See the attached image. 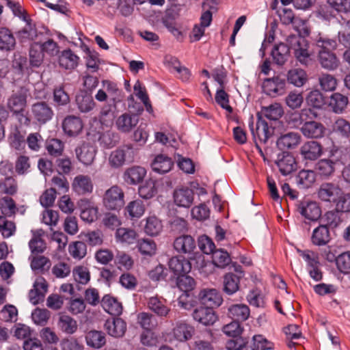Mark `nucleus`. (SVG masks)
I'll use <instances>...</instances> for the list:
<instances>
[{"mask_svg":"<svg viewBox=\"0 0 350 350\" xmlns=\"http://www.w3.org/2000/svg\"><path fill=\"white\" fill-rule=\"evenodd\" d=\"M137 149L132 144H126L113 150L109 157V164L113 168L122 167L125 163H131L135 161Z\"/></svg>","mask_w":350,"mask_h":350,"instance_id":"1","label":"nucleus"},{"mask_svg":"<svg viewBox=\"0 0 350 350\" xmlns=\"http://www.w3.org/2000/svg\"><path fill=\"white\" fill-rule=\"evenodd\" d=\"M286 41L296 59L303 65H308L311 62L308 42L305 38L295 35L289 36Z\"/></svg>","mask_w":350,"mask_h":350,"instance_id":"2","label":"nucleus"},{"mask_svg":"<svg viewBox=\"0 0 350 350\" xmlns=\"http://www.w3.org/2000/svg\"><path fill=\"white\" fill-rule=\"evenodd\" d=\"M124 194L122 189L117 185L108 189L103 199L105 207L109 210H118L124 204Z\"/></svg>","mask_w":350,"mask_h":350,"instance_id":"3","label":"nucleus"},{"mask_svg":"<svg viewBox=\"0 0 350 350\" xmlns=\"http://www.w3.org/2000/svg\"><path fill=\"white\" fill-rule=\"evenodd\" d=\"M27 90L21 88L18 91L13 92L7 103L8 108L13 113L25 112L27 106Z\"/></svg>","mask_w":350,"mask_h":350,"instance_id":"4","label":"nucleus"},{"mask_svg":"<svg viewBox=\"0 0 350 350\" xmlns=\"http://www.w3.org/2000/svg\"><path fill=\"white\" fill-rule=\"evenodd\" d=\"M33 118L40 124H44L51 120L54 115L50 105L44 101L37 102L31 105Z\"/></svg>","mask_w":350,"mask_h":350,"instance_id":"5","label":"nucleus"},{"mask_svg":"<svg viewBox=\"0 0 350 350\" xmlns=\"http://www.w3.org/2000/svg\"><path fill=\"white\" fill-rule=\"evenodd\" d=\"M193 319L205 326L213 325L218 319L213 308L200 306L196 308L192 314Z\"/></svg>","mask_w":350,"mask_h":350,"instance_id":"6","label":"nucleus"},{"mask_svg":"<svg viewBox=\"0 0 350 350\" xmlns=\"http://www.w3.org/2000/svg\"><path fill=\"white\" fill-rule=\"evenodd\" d=\"M325 126L319 122L314 120L305 121L300 127V131L304 136L310 139H319L324 136L325 133Z\"/></svg>","mask_w":350,"mask_h":350,"instance_id":"7","label":"nucleus"},{"mask_svg":"<svg viewBox=\"0 0 350 350\" xmlns=\"http://www.w3.org/2000/svg\"><path fill=\"white\" fill-rule=\"evenodd\" d=\"M198 299L206 307H219L223 302L220 293L215 288H205L199 293Z\"/></svg>","mask_w":350,"mask_h":350,"instance_id":"8","label":"nucleus"},{"mask_svg":"<svg viewBox=\"0 0 350 350\" xmlns=\"http://www.w3.org/2000/svg\"><path fill=\"white\" fill-rule=\"evenodd\" d=\"M173 199L174 204L183 208L190 207L194 199L193 191L189 187L176 188L173 193Z\"/></svg>","mask_w":350,"mask_h":350,"instance_id":"9","label":"nucleus"},{"mask_svg":"<svg viewBox=\"0 0 350 350\" xmlns=\"http://www.w3.org/2000/svg\"><path fill=\"white\" fill-rule=\"evenodd\" d=\"M284 88L285 81L279 77L266 79L262 84L263 92L271 97L282 95Z\"/></svg>","mask_w":350,"mask_h":350,"instance_id":"10","label":"nucleus"},{"mask_svg":"<svg viewBox=\"0 0 350 350\" xmlns=\"http://www.w3.org/2000/svg\"><path fill=\"white\" fill-rule=\"evenodd\" d=\"M297 209L299 213L306 219L314 221L321 216V208L317 204L312 201H301L297 204Z\"/></svg>","mask_w":350,"mask_h":350,"instance_id":"11","label":"nucleus"},{"mask_svg":"<svg viewBox=\"0 0 350 350\" xmlns=\"http://www.w3.org/2000/svg\"><path fill=\"white\" fill-rule=\"evenodd\" d=\"M250 128L254 139L256 141L258 139L260 142L266 143L272 135L271 129L269 127L268 124L260 117L258 118L256 129H254L253 122L250 124Z\"/></svg>","mask_w":350,"mask_h":350,"instance_id":"12","label":"nucleus"},{"mask_svg":"<svg viewBox=\"0 0 350 350\" xmlns=\"http://www.w3.org/2000/svg\"><path fill=\"white\" fill-rule=\"evenodd\" d=\"M323 153L322 146L318 142L308 141L304 143L300 148L301 157L306 160L314 161Z\"/></svg>","mask_w":350,"mask_h":350,"instance_id":"13","label":"nucleus"},{"mask_svg":"<svg viewBox=\"0 0 350 350\" xmlns=\"http://www.w3.org/2000/svg\"><path fill=\"white\" fill-rule=\"evenodd\" d=\"M170 269L178 277L188 273L191 269L189 260L183 256H174L168 262Z\"/></svg>","mask_w":350,"mask_h":350,"instance_id":"14","label":"nucleus"},{"mask_svg":"<svg viewBox=\"0 0 350 350\" xmlns=\"http://www.w3.org/2000/svg\"><path fill=\"white\" fill-rule=\"evenodd\" d=\"M195 333V328L191 325L185 322L178 321L173 329L174 338L180 342L190 340Z\"/></svg>","mask_w":350,"mask_h":350,"instance_id":"15","label":"nucleus"},{"mask_svg":"<svg viewBox=\"0 0 350 350\" xmlns=\"http://www.w3.org/2000/svg\"><path fill=\"white\" fill-rule=\"evenodd\" d=\"M318 59L321 66L327 70H334L340 66L339 59L332 51L319 50Z\"/></svg>","mask_w":350,"mask_h":350,"instance_id":"16","label":"nucleus"},{"mask_svg":"<svg viewBox=\"0 0 350 350\" xmlns=\"http://www.w3.org/2000/svg\"><path fill=\"white\" fill-rule=\"evenodd\" d=\"M105 328L110 336L120 338L126 331V323L120 318L108 319L105 323Z\"/></svg>","mask_w":350,"mask_h":350,"instance_id":"17","label":"nucleus"},{"mask_svg":"<svg viewBox=\"0 0 350 350\" xmlns=\"http://www.w3.org/2000/svg\"><path fill=\"white\" fill-rule=\"evenodd\" d=\"M64 133L70 136H77L83 129V123L80 118L75 116H68L62 122Z\"/></svg>","mask_w":350,"mask_h":350,"instance_id":"18","label":"nucleus"},{"mask_svg":"<svg viewBox=\"0 0 350 350\" xmlns=\"http://www.w3.org/2000/svg\"><path fill=\"white\" fill-rule=\"evenodd\" d=\"M174 247L180 254H190L196 248V242L190 235H182L174 240Z\"/></svg>","mask_w":350,"mask_h":350,"instance_id":"19","label":"nucleus"},{"mask_svg":"<svg viewBox=\"0 0 350 350\" xmlns=\"http://www.w3.org/2000/svg\"><path fill=\"white\" fill-rule=\"evenodd\" d=\"M341 189L333 183H323L318 191V196L321 200L325 202L336 201L341 193Z\"/></svg>","mask_w":350,"mask_h":350,"instance_id":"20","label":"nucleus"},{"mask_svg":"<svg viewBox=\"0 0 350 350\" xmlns=\"http://www.w3.org/2000/svg\"><path fill=\"white\" fill-rule=\"evenodd\" d=\"M146 175V170L140 166L129 167L123 174L124 180L129 185L140 183Z\"/></svg>","mask_w":350,"mask_h":350,"instance_id":"21","label":"nucleus"},{"mask_svg":"<svg viewBox=\"0 0 350 350\" xmlns=\"http://www.w3.org/2000/svg\"><path fill=\"white\" fill-rule=\"evenodd\" d=\"M57 328L66 334H73L78 329L77 321L70 316L60 313L57 321Z\"/></svg>","mask_w":350,"mask_h":350,"instance_id":"22","label":"nucleus"},{"mask_svg":"<svg viewBox=\"0 0 350 350\" xmlns=\"http://www.w3.org/2000/svg\"><path fill=\"white\" fill-rule=\"evenodd\" d=\"M138 121L137 116L124 113L117 118L116 124L119 131L129 133L137 124Z\"/></svg>","mask_w":350,"mask_h":350,"instance_id":"23","label":"nucleus"},{"mask_svg":"<svg viewBox=\"0 0 350 350\" xmlns=\"http://www.w3.org/2000/svg\"><path fill=\"white\" fill-rule=\"evenodd\" d=\"M100 304L104 310L112 316H119L122 314V304L110 295H105L102 298Z\"/></svg>","mask_w":350,"mask_h":350,"instance_id":"24","label":"nucleus"},{"mask_svg":"<svg viewBox=\"0 0 350 350\" xmlns=\"http://www.w3.org/2000/svg\"><path fill=\"white\" fill-rule=\"evenodd\" d=\"M77 159L84 165H88L93 163L96 149L94 146L88 144H84L76 149Z\"/></svg>","mask_w":350,"mask_h":350,"instance_id":"25","label":"nucleus"},{"mask_svg":"<svg viewBox=\"0 0 350 350\" xmlns=\"http://www.w3.org/2000/svg\"><path fill=\"white\" fill-rule=\"evenodd\" d=\"M174 165L172 159L164 154L157 155L151 163L152 169L159 174L170 172Z\"/></svg>","mask_w":350,"mask_h":350,"instance_id":"26","label":"nucleus"},{"mask_svg":"<svg viewBox=\"0 0 350 350\" xmlns=\"http://www.w3.org/2000/svg\"><path fill=\"white\" fill-rule=\"evenodd\" d=\"M329 157L336 166L344 165L350 161V151L347 148L333 146Z\"/></svg>","mask_w":350,"mask_h":350,"instance_id":"27","label":"nucleus"},{"mask_svg":"<svg viewBox=\"0 0 350 350\" xmlns=\"http://www.w3.org/2000/svg\"><path fill=\"white\" fill-rule=\"evenodd\" d=\"M72 189L80 195L91 193L93 189V184L90 177L82 174L77 176L72 183Z\"/></svg>","mask_w":350,"mask_h":350,"instance_id":"28","label":"nucleus"},{"mask_svg":"<svg viewBox=\"0 0 350 350\" xmlns=\"http://www.w3.org/2000/svg\"><path fill=\"white\" fill-rule=\"evenodd\" d=\"M331 240V235L329 228L322 224L314 229L311 241L312 244L317 246H323L327 245Z\"/></svg>","mask_w":350,"mask_h":350,"instance_id":"29","label":"nucleus"},{"mask_svg":"<svg viewBox=\"0 0 350 350\" xmlns=\"http://www.w3.org/2000/svg\"><path fill=\"white\" fill-rule=\"evenodd\" d=\"M301 137L298 133L290 132L282 135L277 141L278 146L282 149H293L301 142Z\"/></svg>","mask_w":350,"mask_h":350,"instance_id":"30","label":"nucleus"},{"mask_svg":"<svg viewBox=\"0 0 350 350\" xmlns=\"http://www.w3.org/2000/svg\"><path fill=\"white\" fill-rule=\"evenodd\" d=\"M33 237L29 242V247L31 252V255L43 253L46 245L42 236L44 234L42 230L32 231Z\"/></svg>","mask_w":350,"mask_h":350,"instance_id":"31","label":"nucleus"},{"mask_svg":"<svg viewBox=\"0 0 350 350\" xmlns=\"http://www.w3.org/2000/svg\"><path fill=\"white\" fill-rule=\"evenodd\" d=\"M276 165L280 172L284 176L290 174L297 167L295 159L290 154H284L281 159L276 161Z\"/></svg>","mask_w":350,"mask_h":350,"instance_id":"32","label":"nucleus"},{"mask_svg":"<svg viewBox=\"0 0 350 350\" xmlns=\"http://www.w3.org/2000/svg\"><path fill=\"white\" fill-rule=\"evenodd\" d=\"M284 110L280 104L275 103L267 107H262L260 112L258 113V118L264 116L270 120H278L283 115Z\"/></svg>","mask_w":350,"mask_h":350,"instance_id":"33","label":"nucleus"},{"mask_svg":"<svg viewBox=\"0 0 350 350\" xmlns=\"http://www.w3.org/2000/svg\"><path fill=\"white\" fill-rule=\"evenodd\" d=\"M25 25L16 32V36L21 42L33 40L38 36L36 25L31 20L27 18Z\"/></svg>","mask_w":350,"mask_h":350,"instance_id":"34","label":"nucleus"},{"mask_svg":"<svg viewBox=\"0 0 350 350\" xmlns=\"http://www.w3.org/2000/svg\"><path fill=\"white\" fill-rule=\"evenodd\" d=\"M290 45L280 43L274 46L271 51V56L274 62L278 65H283L288 60L290 55Z\"/></svg>","mask_w":350,"mask_h":350,"instance_id":"35","label":"nucleus"},{"mask_svg":"<svg viewBox=\"0 0 350 350\" xmlns=\"http://www.w3.org/2000/svg\"><path fill=\"white\" fill-rule=\"evenodd\" d=\"M228 316L237 321L247 320L250 314L249 307L245 304H234L228 308Z\"/></svg>","mask_w":350,"mask_h":350,"instance_id":"36","label":"nucleus"},{"mask_svg":"<svg viewBox=\"0 0 350 350\" xmlns=\"http://www.w3.org/2000/svg\"><path fill=\"white\" fill-rule=\"evenodd\" d=\"M79 57L70 49L64 50L59 57V64L66 70L75 69L78 64Z\"/></svg>","mask_w":350,"mask_h":350,"instance_id":"37","label":"nucleus"},{"mask_svg":"<svg viewBox=\"0 0 350 350\" xmlns=\"http://www.w3.org/2000/svg\"><path fill=\"white\" fill-rule=\"evenodd\" d=\"M240 277L233 273H228L224 276V291L229 295L234 294L239 289Z\"/></svg>","mask_w":350,"mask_h":350,"instance_id":"38","label":"nucleus"},{"mask_svg":"<svg viewBox=\"0 0 350 350\" xmlns=\"http://www.w3.org/2000/svg\"><path fill=\"white\" fill-rule=\"evenodd\" d=\"M273 349L274 344L262 335H254L251 344L245 347V350H273Z\"/></svg>","mask_w":350,"mask_h":350,"instance_id":"39","label":"nucleus"},{"mask_svg":"<svg viewBox=\"0 0 350 350\" xmlns=\"http://www.w3.org/2000/svg\"><path fill=\"white\" fill-rule=\"evenodd\" d=\"M311 116L316 118L317 116V113L310 108L303 109L299 113H295L291 115L289 124L293 127L301 126L304 122L307 121V118Z\"/></svg>","mask_w":350,"mask_h":350,"instance_id":"40","label":"nucleus"},{"mask_svg":"<svg viewBox=\"0 0 350 350\" xmlns=\"http://www.w3.org/2000/svg\"><path fill=\"white\" fill-rule=\"evenodd\" d=\"M16 45V39L11 30L6 27L0 28V49L10 51Z\"/></svg>","mask_w":350,"mask_h":350,"instance_id":"41","label":"nucleus"},{"mask_svg":"<svg viewBox=\"0 0 350 350\" xmlns=\"http://www.w3.org/2000/svg\"><path fill=\"white\" fill-rule=\"evenodd\" d=\"M308 77L305 70L300 68L291 69L288 72L287 81L296 87H301L307 81Z\"/></svg>","mask_w":350,"mask_h":350,"instance_id":"42","label":"nucleus"},{"mask_svg":"<svg viewBox=\"0 0 350 350\" xmlns=\"http://www.w3.org/2000/svg\"><path fill=\"white\" fill-rule=\"evenodd\" d=\"M312 39L316 46L320 48V50L332 51L337 46L336 40L329 38L321 33L314 36Z\"/></svg>","mask_w":350,"mask_h":350,"instance_id":"43","label":"nucleus"},{"mask_svg":"<svg viewBox=\"0 0 350 350\" xmlns=\"http://www.w3.org/2000/svg\"><path fill=\"white\" fill-rule=\"evenodd\" d=\"M87 345L92 348L99 349L105 344V334L100 331L92 330L86 334Z\"/></svg>","mask_w":350,"mask_h":350,"instance_id":"44","label":"nucleus"},{"mask_svg":"<svg viewBox=\"0 0 350 350\" xmlns=\"http://www.w3.org/2000/svg\"><path fill=\"white\" fill-rule=\"evenodd\" d=\"M29 259L31 261V268L34 271L43 272L51 267L50 260L44 256L31 255Z\"/></svg>","mask_w":350,"mask_h":350,"instance_id":"45","label":"nucleus"},{"mask_svg":"<svg viewBox=\"0 0 350 350\" xmlns=\"http://www.w3.org/2000/svg\"><path fill=\"white\" fill-rule=\"evenodd\" d=\"M348 98L340 93H334L330 97L329 105L336 113H342L348 104Z\"/></svg>","mask_w":350,"mask_h":350,"instance_id":"46","label":"nucleus"},{"mask_svg":"<svg viewBox=\"0 0 350 350\" xmlns=\"http://www.w3.org/2000/svg\"><path fill=\"white\" fill-rule=\"evenodd\" d=\"M148 306L150 310L159 317H167L170 311V308L165 304L164 301L157 297H150Z\"/></svg>","mask_w":350,"mask_h":350,"instance_id":"47","label":"nucleus"},{"mask_svg":"<svg viewBox=\"0 0 350 350\" xmlns=\"http://www.w3.org/2000/svg\"><path fill=\"white\" fill-rule=\"evenodd\" d=\"M53 101L57 106H65L70 103V96L65 90V84L54 87L53 90Z\"/></svg>","mask_w":350,"mask_h":350,"instance_id":"48","label":"nucleus"},{"mask_svg":"<svg viewBox=\"0 0 350 350\" xmlns=\"http://www.w3.org/2000/svg\"><path fill=\"white\" fill-rule=\"evenodd\" d=\"M163 230L161 221L156 216H150L146 219L144 226L145 232L150 236H157Z\"/></svg>","mask_w":350,"mask_h":350,"instance_id":"49","label":"nucleus"},{"mask_svg":"<svg viewBox=\"0 0 350 350\" xmlns=\"http://www.w3.org/2000/svg\"><path fill=\"white\" fill-rule=\"evenodd\" d=\"M316 180V174L313 170H302L297 176V183L302 188L311 187Z\"/></svg>","mask_w":350,"mask_h":350,"instance_id":"50","label":"nucleus"},{"mask_svg":"<svg viewBox=\"0 0 350 350\" xmlns=\"http://www.w3.org/2000/svg\"><path fill=\"white\" fill-rule=\"evenodd\" d=\"M336 167V165L329 157V159L319 160L315 165V170L321 176H329L334 172Z\"/></svg>","mask_w":350,"mask_h":350,"instance_id":"51","label":"nucleus"},{"mask_svg":"<svg viewBox=\"0 0 350 350\" xmlns=\"http://www.w3.org/2000/svg\"><path fill=\"white\" fill-rule=\"evenodd\" d=\"M213 263L217 267L224 268L228 265L231 261L229 254L222 250H215L212 253Z\"/></svg>","mask_w":350,"mask_h":350,"instance_id":"52","label":"nucleus"},{"mask_svg":"<svg viewBox=\"0 0 350 350\" xmlns=\"http://www.w3.org/2000/svg\"><path fill=\"white\" fill-rule=\"evenodd\" d=\"M137 322L146 331H151L157 326L155 317L147 312H141L137 315Z\"/></svg>","mask_w":350,"mask_h":350,"instance_id":"53","label":"nucleus"},{"mask_svg":"<svg viewBox=\"0 0 350 350\" xmlns=\"http://www.w3.org/2000/svg\"><path fill=\"white\" fill-rule=\"evenodd\" d=\"M15 172L18 175L23 176L31 170V161L28 156L21 154L17 157L14 163Z\"/></svg>","mask_w":350,"mask_h":350,"instance_id":"54","label":"nucleus"},{"mask_svg":"<svg viewBox=\"0 0 350 350\" xmlns=\"http://www.w3.org/2000/svg\"><path fill=\"white\" fill-rule=\"evenodd\" d=\"M76 102L79 109L83 113L90 111L95 106L92 96L87 94L78 95Z\"/></svg>","mask_w":350,"mask_h":350,"instance_id":"55","label":"nucleus"},{"mask_svg":"<svg viewBox=\"0 0 350 350\" xmlns=\"http://www.w3.org/2000/svg\"><path fill=\"white\" fill-rule=\"evenodd\" d=\"M339 212L336 211H328L325 213L321 217V221L323 223V226H325L329 228H335L341 223Z\"/></svg>","mask_w":350,"mask_h":350,"instance_id":"56","label":"nucleus"},{"mask_svg":"<svg viewBox=\"0 0 350 350\" xmlns=\"http://www.w3.org/2000/svg\"><path fill=\"white\" fill-rule=\"evenodd\" d=\"M74 280L79 284H87L90 280V273L87 267L79 265L72 270Z\"/></svg>","mask_w":350,"mask_h":350,"instance_id":"57","label":"nucleus"},{"mask_svg":"<svg viewBox=\"0 0 350 350\" xmlns=\"http://www.w3.org/2000/svg\"><path fill=\"white\" fill-rule=\"evenodd\" d=\"M136 232L134 230L119 228L116 232V238L117 241L131 244L136 239Z\"/></svg>","mask_w":350,"mask_h":350,"instance_id":"58","label":"nucleus"},{"mask_svg":"<svg viewBox=\"0 0 350 350\" xmlns=\"http://www.w3.org/2000/svg\"><path fill=\"white\" fill-rule=\"evenodd\" d=\"M297 253L307 263V269L313 267L315 266H319V254L310 250H300L297 249Z\"/></svg>","mask_w":350,"mask_h":350,"instance_id":"59","label":"nucleus"},{"mask_svg":"<svg viewBox=\"0 0 350 350\" xmlns=\"http://www.w3.org/2000/svg\"><path fill=\"white\" fill-rule=\"evenodd\" d=\"M46 149L51 156L57 157L62 154L64 144L60 139L53 138L46 142Z\"/></svg>","mask_w":350,"mask_h":350,"instance_id":"60","label":"nucleus"},{"mask_svg":"<svg viewBox=\"0 0 350 350\" xmlns=\"http://www.w3.org/2000/svg\"><path fill=\"white\" fill-rule=\"evenodd\" d=\"M319 83L321 90L325 92L334 91L337 85L336 79L333 75L327 73L319 76Z\"/></svg>","mask_w":350,"mask_h":350,"instance_id":"61","label":"nucleus"},{"mask_svg":"<svg viewBox=\"0 0 350 350\" xmlns=\"http://www.w3.org/2000/svg\"><path fill=\"white\" fill-rule=\"evenodd\" d=\"M157 193L155 182L152 179L146 180L138 189L139 196L144 199H150Z\"/></svg>","mask_w":350,"mask_h":350,"instance_id":"62","label":"nucleus"},{"mask_svg":"<svg viewBox=\"0 0 350 350\" xmlns=\"http://www.w3.org/2000/svg\"><path fill=\"white\" fill-rule=\"evenodd\" d=\"M338 269L342 273H350V251L339 254L336 259Z\"/></svg>","mask_w":350,"mask_h":350,"instance_id":"63","label":"nucleus"},{"mask_svg":"<svg viewBox=\"0 0 350 350\" xmlns=\"http://www.w3.org/2000/svg\"><path fill=\"white\" fill-rule=\"evenodd\" d=\"M338 41L345 47H350V20L341 23L338 31Z\"/></svg>","mask_w":350,"mask_h":350,"instance_id":"64","label":"nucleus"}]
</instances>
